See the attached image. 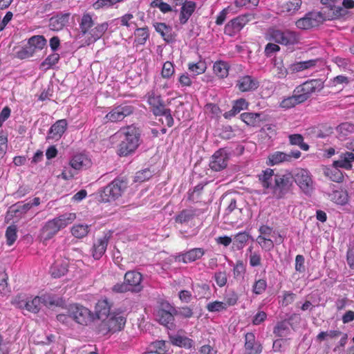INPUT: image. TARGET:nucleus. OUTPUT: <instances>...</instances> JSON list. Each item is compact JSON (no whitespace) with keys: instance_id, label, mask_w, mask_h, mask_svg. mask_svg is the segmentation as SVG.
I'll return each instance as SVG.
<instances>
[{"instance_id":"1","label":"nucleus","mask_w":354,"mask_h":354,"mask_svg":"<svg viewBox=\"0 0 354 354\" xmlns=\"http://www.w3.org/2000/svg\"><path fill=\"white\" fill-rule=\"evenodd\" d=\"M259 180L265 189H269L277 199L283 198L289 193L293 185V176L291 174H274L270 168L258 175Z\"/></svg>"},{"instance_id":"2","label":"nucleus","mask_w":354,"mask_h":354,"mask_svg":"<svg viewBox=\"0 0 354 354\" xmlns=\"http://www.w3.org/2000/svg\"><path fill=\"white\" fill-rule=\"evenodd\" d=\"M120 133L123 138L119 145L118 154L120 156H127L138 147L140 141V131L136 127L131 125L123 127Z\"/></svg>"},{"instance_id":"3","label":"nucleus","mask_w":354,"mask_h":354,"mask_svg":"<svg viewBox=\"0 0 354 354\" xmlns=\"http://www.w3.org/2000/svg\"><path fill=\"white\" fill-rule=\"evenodd\" d=\"M124 282L118 283L112 287V291L116 293H124L128 291L139 292L142 290L141 285L142 274L136 271H128L125 273Z\"/></svg>"},{"instance_id":"4","label":"nucleus","mask_w":354,"mask_h":354,"mask_svg":"<svg viewBox=\"0 0 354 354\" xmlns=\"http://www.w3.org/2000/svg\"><path fill=\"white\" fill-rule=\"evenodd\" d=\"M127 186L128 181L127 178L120 177L114 179L101 192V201L104 203L115 201L122 196Z\"/></svg>"},{"instance_id":"5","label":"nucleus","mask_w":354,"mask_h":354,"mask_svg":"<svg viewBox=\"0 0 354 354\" xmlns=\"http://www.w3.org/2000/svg\"><path fill=\"white\" fill-rule=\"evenodd\" d=\"M178 315V310L167 301L160 303L156 313V319L158 322L172 330L175 328L174 316Z\"/></svg>"},{"instance_id":"6","label":"nucleus","mask_w":354,"mask_h":354,"mask_svg":"<svg viewBox=\"0 0 354 354\" xmlns=\"http://www.w3.org/2000/svg\"><path fill=\"white\" fill-rule=\"evenodd\" d=\"M293 181L306 194H310L313 190V181L310 173L304 169H297L292 174Z\"/></svg>"},{"instance_id":"7","label":"nucleus","mask_w":354,"mask_h":354,"mask_svg":"<svg viewBox=\"0 0 354 354\" xmlns=\"http://www.w3.org/2000/svg\"><path fill=\"white\" fill-rule=\"evenodd\" d=\"M66 313H69L72 320L81 325H87L93 319L91 311L81 305H70Z\"/></svg>"},{"instance_id":"8","label":"nucleus","mask_w":354,"mask_h":354,"mask_svg":"<svg viewBox=\"0 0 354 354\" xmlns=\"http://www.w3.org/2000/svg\"><path fill=\"white\" fill-rule=\"evenodd\" d=\"M271 37L275 42L285 46L294 45L299 41V35L289 30H274Z\"/></svg>"},{"instance_id":"9","label":"nucleus","mask_w":354,"mask_h":354,"mask_svg":"<svg viewBox=\"0 0 354 354\" xmlns=\"http://www.w3.org/2000/svg\"><path fill=\"white\" fill-rule=\"evenodd\" d=\"M321 3L324 6V8H322L319 15L320 16L325 15L324 19H334L346 14L344 8L334 4L331 0H321Z\"/></svg>"},{"instance_id":"10","label":"nucleus","mask_w":354,"mask_h":354,"mask_svg":"<svg viewBox=\"0 0 354 354\" xmlns=\"http://www.w3.org/2000/svg\"><path fill=\"white\" fill-rule=\"evenodd\" d=\"M134 111L133 106L128 104H121L113 109L108 113L105 118L111 122L122 120L125 117L130 115Z\"/></svg>"},{"instance_id":"11","label":"nucleus","mask_w":354,"mask_h":354,"mask_svg":"<svg viewBox=\"0 0 354 354\" xmlns=\"http://www.w3.org/2000/svg\"><path fill=\"white\" fill-rule=\"evenodd\" d=\"M254 17L252 14L241 15L230 21L225 26V32L232 35L241 30L243 27Z\"/></svg>"},{"instance_id":"12","label":"nucleus","mask_w":354,"mask_h":354,"mask_svg":"<svg viewBox=\"0 0 354 354\" xmlns=\"http://www.w3.org/2000/svg\"><path fill=\"white\" fill-rule=\"evenodd\" d=\"M41 304L45 306L48 304L58 305V303H55V301L53 298L44 295L41 297H35L33 299L28 297L24 309L30 313H37L41 309Z\"/></svg>"},{"instance_id":"13","label":"nucleus","mask_w":354,"mask_h":354,"mask_svg":"<svg viewBox=\"0 0 354 354\" xmlns=\"http://www.w3.org/2000/svg\"><path fill=\"white\" fill-rule=\"evenodd\" d=\"M230 156L227 151L221 149L216 151L212 156V160L209 162L210 168L216 171H220L227 166Z\"/></svg>"},{"instance_id":"14","label":"nucleus","mask_w":354,"mask_h":354,"mask_svg":"<svg viewBox=\"0 0 354 354\" xmlns=\"http://www.w3.org/2000/svg\"><path fill=\"white\" fill-rule=\"evenodd\" d=\"M301 152L298 150L292 151L289 153L281 151H275L268 156V165L273 166L283 162H290L292 159H297L301 156Z\"/></svg>"},{"instance_id":"15","label":"nucleus","mask_w":354,"mask_h":354,"mask_svg":"<svg viewBox=\"0 0 354 354\" xmlns=\"http://www.w3.org/2000/svg\"><path fill=\"white\" fill-rule=\"evenodd\" d=\"M105 319L112 333L121 330L126 323V318L124 317L115 313L111 314Z\"/></svg>"},{"instance_id":"16","label":"nucleus","mask_w":354,"mask_h":354,"mask_svg":"<svg viewBox=\"0 0 354 354\" xmlns=\"http://www.w3.org/2000/svg\"><path fill=\"white\" fill-rule=\"evenodd\" d=\"M71 14L69 12L58 13L57 15L52 17L49 19V27L50 30L58 31L66 25L68 22Z\"/></svg>"},{"instance_id":"17","label":"nucleus","mask_w":354,"mask_h":354,"mask_svg":"<svg viewBox=\"0 0 354 354\" xmlns=\"http://www.w3.org/2000/svg\"><path fill=\"white\" fill-rule=\"evenodd\" d=\"M61 229L53 218L46 223L41 230V236L44 241L52 239Z\"/></svg>"},{"instance_id":"18","label":"nucleus","mask_w":354,"mask_h":354,"mask_svg":"<svg viewBox=\"0 0 354 354\" xmlns=\"http://www.w3.org/2000/svg\"><path fill=\"white\" fill-rule=\"evenodd\" d=\"M236 86L242 92L254 91L258 88L259 82L250 75H245L237 81Z\"/></svg>"},{"instance_id":"19","label":"nucleus","mask_w":354,"mask_h":354,"mask_svg":"<svg viewBox=\"0 0 354 354\" xmlns=\"http://www.w3.org/2000/svg\"><path fill=\"white\" fill-rule=\"evenodd\" d=\"M67 127V122L66 120L62 119L57 121L53 124L48 131L47 139L58 140L65 132Z\"/></svg>"},{"instance_id":"20","label":"nucleus","mask_w":354,"mask_h":354,"mask_svg":"<svg viewBox=\"0 0 354 354\" xmlns=\"http://www.w3.org/2000/svg\"><path fill=\"white\" fill-rule=\"evenodd\" d=\"M242 121L250 126H259L260 122L266 120V115L262 113H243L241 115Z\"/></svg>"},{"instance_id":"21","label":"nucleus","mask_w":354,"mask_h":354,"mask_svg":"<svg viewBox=\"0 0 354 354\" xmlns=\"http://www.w3.org/2000/svg\"><path fill=\"white\" fill-rule=\"evenodd\" d=\"M153 26L156 30L160 34L163 39L167 43H173L175 41L171 26L166 25L165 23L158 22L155 23Z\"/></svg>"},{"instance_id":"22","label":"nucleus","mask_w":354,"mask_h":354,"mask_svg":"<svg viewBox=\"0 0 354 354\" xmlns=\"http://www.w3.org/2000/svg\"><path fill=\"white\" fill-rule=\"evenodd\" d=\"M195 2L189 1L182 4L179 21L181 24H185L196 9Z\"/></svg>"},{"instance_id":"23","label":"nucleus","mask_w":354,"mask_h":354,"mask_svg":"<svg viewBox=\"0 0 354 354\" xmlns=\"http://www.w3.org/2000/svg\"><path fill=\"white\" fill-rule=\"evenodd\" d=\"M245 348L248 354H259L261 352V346L255 341L253 333H247L245 335Z\"/></svg>"},{"instance_id":"24","label":"nucleus","mask_w":354,"mask_h":354,"mask_svg":"<svg viewBox=\"0 0 354 354\" xmlns=\"http://www.w3.org/2000/svg\"><path fill=\"white\" fill-rule=\"evenodd\" d=\"M354 161V153L349 151L341 153L338 160L333 162V165L346 169H351Z\"/></svg>"},{"instance_id":"25","label":"nucleus","mask_w":354,"mask_h":354,"mask_svg":"<svg viewBox=\"0 0 354 354\" xmlns=\"http://www.w3.org/2000/svg\"><path fill=\"white\" fill-rule=\"evenodd\" d=\"M109 236L104 235L102 239L97 240L93 247V257L95 259H100L104 254L108 245Z\"/></svg>"},{"instance_id":"26","label":"nucleus","mask_w":354,"mask_h":354,"mask_svg":"<svg viewBox=\"0 0 354 354\" xmlns=\"http://www.w3.org/2000/svg\"><path fill=\"white\" fill-rule=\"evenodd\" d=\"M306 100V96L299 95V93H297L295 90L292 96L282 100L281 102V106L283 108L290 109L294 107L297 104L305 102Z\"/></svg>"},{"instance_id":"27","label":"nucleus","mask_w":354,"mask_h":354,"mask_svg":"<svg viewBox=\"0 0 354 354\" xmlns=\"http://www.w3.org/2000/svg\"><path fill=\"white\" fill-rule=\"evenodd\" d=\"M314 14L308 13L304 17L296 21V26L300 29L307 30L317 26V21L314 18Z\"/></svg>"},{"instance_id":"28","label":"nucleus","mask_w":354,"mask_h":354,"mask_svg":"<svg viewBox=\"0 0 354 354\" xmlns=\"http://www.w3.org/2000/svg\"><path fill=\"white\" fill-rule=\"evenodd\" d=\"M169 338L172 344L177 346L183 347L185 348H191L194 346V341L185 336L175 335H170Z\"/></svg>"},{"instance_id":"29","label":"nucleus","mask_w":354,"mask_h":354,"mask_svg":"<svg viewBox=\"0 0 354 354\" xmlns=\"http://www.w3.org/2000/svg\"><path fill=\"white\" fill-rule=\"evenodd\" d=\"M95 313L97 319H103L109 316L111 313V306L106 299L99 301L95 306Z\"/></svg>"},{"instance_id":"30","label":"nucleus","mask_w":354,"mask_h":354,"mask_svg":"<svg viewBox=\"0 0 354 354\" xmlns=\"http://www.w3.org/2000/svg\"><path fill=\"white\" fill-rule=\"evenodd\" d=\"M90 163V160L83 154L75 155L70 162L71 166L75 169L86 168L89 167Z\"/></svg>"},{"instance_id":"31","label":"nucleus","mask_w":354,"mask_h":354,"mask_svg":"<svg viewBox=\"0 0 354 354\" xmlns=\"http://www.w3.org/2000/svg\"><path fill=\"white\" fill-rule=\"evenodd\" d=\"M205 254L203 248L192 249L182 255V261L184 263L192 262L201 258Z\"/></svg>"},{"instance_id":"32","label":"nucleus","mask_w":354,"mask_h":354,"mask_svg":"<svg viewBox=\"0 0 354 354\" xmlns=\"http://www.w3.org/2000/svg\"><path fill=\"white\" fill-rule=\"evenodd\" d=\"M317 59H309L304 62H298L291 64L289 69L292 73L300 72L314 67L316 65Z\"/></svg>"},{"instance_id":"33","label":"nucleus","mask_w":354,"mask_h":354,"mask_svg":"<svg viewBox=\"0 0 354 354\" xmlns=\"http://www.w3.org/2000/svg\"><path fill=\"white\" fill-rule=\"evenodd\" d=\"M248 103L243 98L236 100L233 104L232 109L224 114L225 118H229L239 113L241 110L245 109Z\"/></svg>"},{"instance_id":"34","label":"nucleus","mask_w":354,"mask_h":354,"mask_svg":"<svg viewBox=\"0 0 354 354\" xmlns=\"http://www.w3.org/2000/svg\"><path fill=\"white\" fill-rule=\"evenodd\" d=\"M195 215L196 211L193 209H183L175 216V221L180 224L187 223L192 220Z\"/></svg>"},{"instance_id":"35","label":"nucleus","mask_w":354,"mask_h":354,"mask_svg":"<svg viewBox=\"0 0 354 354\" xmlns=\"http://www.w3.org/2000/svg\"><path fill=\"white\" fill-rule=\"evenodd\" d=\"M94 25V21L92 19V17L88 13H85L83 15L81 19V21L80 23V29L81 33L83 35L88 33L90 32V28L93 27Z\"/></svg>"},{"instance_id":"36","label":"nucleus","mask_w":354,"mask_h":354,"mask_svg":"<svg viewBox=\"0 0 354 354\" xmlns=\"http://www.w3.org/2000/svg\"><path fill=\"white\" fill-rule=\"evenodd\" d=\"M76 218L75 213H65L60 215L54 219L57 223L60 229L66 227L68 224H71Z\"/></svg>"},{"instance_id":"37","label":"nucleus","mask_w":354,"mask_h":354,"mask_svg":"<svg viewBox=\"0 0 354 354\" xmlns=\"http://www.w3.org/2000/svg\"><path fill=\"white\" fill-rule=\"evenodd\" d=\"M214 73L221 78L227 76L229 66L228 64L223 61H219L214 63L213 66Z\"/></svg>"},{"instance_id":"38","label":"nucleus","mask_w":354,"mask_h":354,"mask_svg":"<svg viewBox=\"0 0 354 354\" xmlns=\"http://www.w3.org/2000/svg\"><path fill=\"white\" fill-rule=\"evenodd\" d=\"M109 24L106 22L98 24L94 28L91 29L88 32L94 41L101 38L104 32L107 30Z\"/></svg>"},{"instance_id":"39","label":"nucleus","mask_w":354,"mask_h":354,"mask_svg":"<svg viewBox=\"0 0 354 354\" xmlns=\"http://www.w3.org/2000/svg\"><path fill=\"white\" fill-rule=\"evenodd\" d=\"M273 333L276 336L280 337L287 336L290 333L289 323L286 321L277 323L274 328Z\"/></svg>"},{"instance_id":"40","label":"nucleus","mask_w":354,"mask_h":354,"mask_svg":"<svg viewBox=\"0 0 354 354\" xmlns=\"http://www.w3.org/2000/svg\"><path fill=\"white\" fill-rule=\"evenodd\" d=\"M28 44L30 46L35 48V52L37 50H41L46 45V39L42 35H35L28 39Z\"/></svg>"},{"instance_id":"41","label":"nucleus","mask_w":354,"mask_h":354,"mask_svg":"<svg viewBox=\"0 0 354 354\" xmlns=\"http://www.w3.org/2000/svg\"><path fill=\"white\" fill-rule=\"evenodd\" d=\"M59 55L53 53L48 55L40 64V68L46 71L55 65L59 60Z\"/></svg>"},{"instance_id":"42","label":"nucleus","mask_w":354,"mask_h":354,"mask_svg":"<svg viewBox=\"0 0 354 354\" xmlns=\"http://www.w3.org/2000/svg\"><path fill=\"white\" fill-rule=\"evenodd\" d=\"M68 272V265L66 263H55L51 267L50 272L54 278H59L64 276Z\"/></svg>"},{"instance_id":"43","label":"nucleus","mask_w":354,"mask_h":354,"mask_svg":"<svg viewBox=\"0 0 354 354\" xmlns=\"http://www.w3.org/2000/svg\"><path fill=\"white\" fill-rule=\"evenodd\" d=\"M325 174L334 182L339 183L344 179L342 173L339 170V167L333 165L331 169H327L325 171Z\"/></svg>"},{"instance_id":"44","label":"nucleus","mask_w":354,"mask_h":354,"mask_svg":"<svg viewBox=\"0 0 354 354\" xmlns=\"http://www.w3.org/2000/svg\"><path fill=\"white\" fill-rule=\"evenodd\" d=\"M295 91L299 93L301 95H304L306 97V100L310 97V94L315 93L313 90V87L310 85V82L309 81H306L304 84L298 86L295 88Z\"/></svg>"},{"instance_id":"45","label":"nucleus","mask_w":354,"mask_h":354,"mask_svg":"<svg viewBox=\"0 0 354 354\" xmlns=\"http://www.w3.org/2000/svg\"><path fill=\"white\" fill-rule=\"evenodd\" d=\"M136 41L140 45H143L149 37L148 28H137L135 32Z\"/></svg>"},{"instance_id":"46","label":"nucleus","mask_w":354,"mask_h":354,"mask_svg":"<svg viewBox=\"0 0 354 354\" xmlns=\"http://www.w3.org/2000/svg\"><path fill=\"white\" fill-rule=\"evenodd\" d=\"M17 227L15 225L8 226L6 231V237L7 244L11 245L16 241L17 235Z\"/></svg>"},{"instance_id":"47","label":"nucleus","mask_w":354,"mask_h":354,"mask_svg":"<svg viewBox=\"0 0 354 354\" xmlns=\"http://www.w3.org/2000/svg\"><path fill=\"white\" fill-rule=\"evenodd\" d=\"M189 70L193 73L194 75H198L203 73L207 67L205 62L200 61L197 63H190L188 65Z\"/></svg>"},{"instance_id":"48","label":"nucleus","mask_w":354,"mask_h":354,"mask_svg":"<svg viewBox=\"0 0 354 354\" xmlns=\"http://www.w3.org/2000/svg\"><path fill=\"white\" fill-rule=\"evenodd\" d=\"M32 205L30 203H18L11 207L12 211L15 212L16 216H20L21 214L26 213L30 208Z\"/></svg>"},{"instance_id":"49","label":"nucleus","mask_w":354,"mask_h":354,"mask_svg":"<svg viewBox=\"0 0 354 354\" xmlns=\"http://www.w3.org/2000/svg\"><path fill=\"white\" fill-rule=\"evenodd\" d=\"M88 228L87 225H77L72 227L71 233L76 238L81 239L87 235Z\"/></svg>"},{"instance_id":"50","label":"nucleus","mask_w":354,"mask_h":354,"mask_svg":"<svg viewBox=\"0 0 354 354\" xmlns=\"http://www.w3.org/2000/svg\"><path fill=\"white\" fill-rule=\"evenodd\" d=\"M35 53V48L30 46L28 43L27 45L17 52V57L21 59H27L32 57Z\"/></svg>"},{"instance_id":"51","label":"nucleus","mask_w":354,"mask_h":354,"mask_svg":"<svg viewBox=\"0 0 354 354\" xmlns=\"http://www.w3.org/2000/svg\"><path fill=\"white\" fill-rule=\"evenodd\" d=\"M153 100H154L153 113L156 115H164L169 109L165 108V105L160 97L154 98Z\"/></svg>"},{"instance_id":"52","label":"nucleus","mask_w":354,"mask_h":354,"mask_svg":"<svg viewBox=\"0 0 354 354\" xmlns=\"http://www.w3.org/2000/svg\"><path fill=\"white\" fill-rule=\"evenodd\" d=\"M342 334V332L337 330L322 331L319 333L317 336V339L319 341H324L327 338L333 339L339 337Z\"/></svg>"},{"instance_id":"53","label":"nucleus","mask_w":354,"mask_h":354,"mask_svg":"<svg viewBox=\"0 0 354 354\" xmlns=\"http://www.w3.org/2000/svg\"><path fill=\"white\" fill-rule=\"evenodd\" d=\"M153 176V171L149 168H146L143 170L139 171L136 174L135 181L136 182H144L149 180Z\"/></svg>"},{"instance_id":"54","label":"nucleus","mask_w":354,"mask_h":354,"mask_svg":"<svg viewBox=\"0 0 354 354\" xmlns=\"http://www.w3.org/2000/svg\"><path fill=\"white\" fill-rule=\"evenodd\" d=\"M337 131L344 137L354 131V125L348 122H344L337 127Z\"/></svg>"},{"instance_id":"55","label":"nucleus","mask_w":354,"mask_h":354,"mask_svg":"<svg viewBox=\"0 0 354 354\" xmlns=\"http://www.w3.org/2000/svg\"><path fill=\"white\" fill-rule=\"evenodd\" d=\"M28 297L24 294L17 295L12 303L20 309H24Z\"/></svg>"},{"instance_id":"56","label":"nucleus","mask_w":354,"mask_h":354,"mask_svg":"<svg viewBox=\"0 0 354 354\" xmlns=\"http://www.w3.org/2000/svg\"><path fill=\"white\" fill-rule=\"evenodd\" d=\"M250 238V235L246 232H239L234 237V243H237L236 248L238 249L242 248L244 243H245Z\"/></svg>"},{"instance_id":"57","label":"nucleus","mask_w":354,"mask_h":354,"mask_svg":"<svg viewBox=\"0 0 354 354\" xmlns=\"http://www.w3.org/2000/svg\"><path fill=\"white\" fill-rule=\"evenodd\" d=\"M301 3V0H289L284 5V8L287 12H295L299 9Z\"/></svg>"},{"instance_id":"58","label":"nucleus","mask_w":354,"mask_h":354,"mask_svg":"<svg viewBox=\"0 0 354 354\" xmlns=\"http://www.w3.org/2000/svg\"><path fill=\"white\" fill-rule=\"evenodd\" d=\"M267 283L264 279L257 281L253 286V292L257 295L262 294L266 289Z\"/></svg>"},{"instance_id":"59","label":"nucleus","mask_w":354,"mask_h":354,"mask_svg":"<svg viewBox=\"0 0 354 354\" xmlns=\"http://www.w3.org/2000/svg\"><path fill=\"white\" fill-rule=\"evenodd\" d=\"M207 308L209 312H218L226 308V304L221 301L209 303Z\"/></svg>"},{"instance_id":"60","label":"nucleus","mask_w":354,"mask_h":354,"mask_svg":"<svg viewBox=\"0 0 354 354\" xmlns=\"http://www.w3.org/2000/svg\"><path fill=\"white\" fill-rule=\"evenodd\" d=\"M174 73V65L170 62H166L163 64V67L162 69V75L165 78L170 77Z\"/></svg>"},{"instance_id":"61","label":"nucleus","mask_w":354,"mask_h":354,"mask_svg":"<svg viewBox=\"0 0 354 354\" xmlns=\"http://www.w3.org/2000/svg\"><path fill=\"white\" fill-rule=\"evenodd\" d=\"M257 241L266 250H270L274 247L273 241L271 239H266L261 235L257 237Z\"/></svg>"},{"instance_id":"62","label":"nucleus","mask_w":354,"mask_h":354,"mask_svg":"<svg viewBox=\"0 0 354 354\" xmlns=\"http://www.w3.org/2000/svg\"><path fill=\"white\" fill-rule=\"evenodd\" d=\"M214 279L219 287L224 286L227 283V274L225 272H218L214 274Z\"/></svg>"},{"instance_id":"63","label":"nucleus","mask_w":354,"mask_h":354,"mask_svg":"<svg viewBox=\"0 0 354 354\" xmlns=\"http://www.w3.org/2000/svg\"><path fill=\"white\" fill-rule=\"evenodd\" d=\"M305 259L303 255L298 254L295 258V270L299 272L305 271L304 266Z\"/></svg>"},{"instance_id":"64","label":"nucleus","mask_w":354,"mask_h":354,"mask_svg":"<svg viewBox=\"0 0 354 354\" xmlns=\"http://www.w3.org/2000/svg\"><path fill=\"white\" fill-rule=\"evenodd\" d=\"M100 319L102 320V322L100 324H99V325L97 326L98 333L103 335H106L109 333H111V328L108 326L105 318Z\"/></svg>"}]
</instances>
